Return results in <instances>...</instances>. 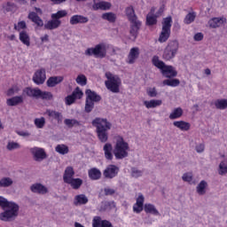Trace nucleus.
Segmentation results:
<instances>
[{
    "label": "nucleus",
    "mask_w": 227,
    "mask_h": 227,
    "mask_svg": "<svg viewBox=\"0 0 227 227\" xmlns=\"http://www.w3.org/2000/svg\"><path fill=\"white\" fill-rule=\"evenodd\" d=\"M20 41L23 45H26L27 47H29L31 45V38L29 37V34H27V31H21L20 32Z\"/></svg>",
    "instance_id": "obj_30"
},
{
    "label": "nucleus",
    "mask_w": 227,
    "mask_h": 227,
    "mask_svg": "<svg viewBox=\"0 0 227 227\" xmlns=\"http://www.w3.org/2000/svg\"><path fill=\"white\" fill-rule=\"evenodd\" d=\"M88 175L90 180H100L102 178V172L97 168L89 169Z\"/></svg>",
    "instance_id": "obj_25"
},
{
    "label": "nucleus",
    "mask_w": 227,
    "mask_h": 227,
    "mask_svg": "<svg viewBox=\"0 0 227 227\" xmlns=\"http://www.w3.org/2000/svg\"><path fill=\"white\" fill-rule=\"evenodd\" d=\"M24 103V97L22 96H15L11 98H8L6 101L7 106L10 107H13L15 106H19L20 104Z\"/></svg>",
    "instance_id": "obj_24"
},
{
    "label": "nucleus",
    "mask_w": 227,
    "mask_h": 227,
    "mask_svg": "<svg viewBox=\"0 0 227 227\" xmlns=\"http://www.w3.org/2000/svg\"><path fill=\"white\" fill-rule=\"evenodd\" d=\"M176 52H178V42L171 41L164 51L163 59H165L166 61H169V59H173V58L176 56Z\"/></svg>",
    "instance_id": "obj_9"
},
{
    "label": "nucleus",
    "mask_w": 227,
    "mask_h": 227,
    "mask_svg": "<svg viewBox=\"0 0 227 227\" xmlns=\"http://www.w3.org/2000/svg\"><path fill=\"white\" fill-rule=\"evenodd\" d=\"M23 95H27L30 98H40V89L27 87L23 90Z\"/></svg>",
    "instance_id": "obj_15"
},
{
    "label": "nucleus",
    "mask_w": 227,
    "mask_h": 227,
    "mask_svg": "<svg viewBox=\"0 0 227 227\" xmlns=\"http://www.w3.org/2000/svg\"><path fill=\"white\" fill-rule=\"evenodd\" d=\"M30 152L32 155H34L35 160H43V159L47 158V153H45V150L39 148V147H34L30 149Z\"/></svg>",
    "instance_id": "obj_13"
},
{
    "label": "nucleus",
    "mask_w": 227,
    "mask_h": 227,
    "mask_svg": "<svg viewBox=\"0 0 227 227\" xmlns=\"http://www.w3.org/2000/svg\"><path fill=\"white\" fill-rule=\"evenodd\" d=\"M131 26H130V35L133 37L134 40H136L137 38V33L139 31V27H141V21L137 20V21H131L130 22Z\"/></svg>",
    "instance_id": "obj_23"
},
{
    "label": "nucleus",
    "mask_w": 227,
    "mask_h": 227,
    "mask_svg": "<svg viewBox=\"0 0 227 227\" xmlns=\"http://www.w3.org/2000/svg\"><path fill=\"white\" fill-rule=\"evenodd\" d=\"M172 24H173V19L170 16L163 20L161 32L158 38V42H160V43H166V41L169 40V37L171 36Z\"/></svg>",
    "instance_id": "obj_7"
},
{
    "label": "nucleus",
    "mask_w": 227,
    "mask_h": 227,
    "mask_svg": "<svg viewBox=\"0 0 227 227\" xmlns=\"http://www.w3.org/2000/svg\"><path fill=\"white\" fill-rule=\"evenodd\" d=\"M13 181L10 177H4L0 180V187H10Z\"/></svg>",
    "instance_id": "obj_47"
},
{
    "label": "nucleus",
    "mask_w": 227,
    "mask_h": 227,
    "mask_svg": "<svg viewBox=\"0 0 227 227\" xmlns=\"http://www.w3.org/2000/svg\"><path fill=\"white\" fill-rule=\"evenodd\" d=\"M129 150L130 146L129 145V143L125 142L123 137H117L114 147V155L116 160H123V159H127V157H129Z\"/></svg>",
    "instance_id": "obj_2"
},
{
    "label": "nucleus",
    "mask_w": 227,
    "mask_h": 227,
    "mask_svg": "<svg viewBox=\"0 0 227 227\" xmlns=\"http://www.w3.org/2000/svg\"><path fill=\"white\" fill-rule=\"evenodd\" d=\"M126 17H128V20L129 22H136L139 20H137V16L136 15V12L134 11L133 6H129L125 10Z\"/></svg>",
    "instance_id": "obj_26"
},
{
    "label": "nucleus",
    "mask_w": 227,
    "mask_h": 227,
    "mask_svg": "<svg viewBox=\"0 0 227 227\" xmlns=\"http://www.w3.org/2000/svg\"><path fill=\"white\" fill-rule=\"evenodd\" d=\"M95 107V102L86 99L85 101V112L91 113L93 111V108Z\"/></svg>",
    "instance_id": "obj_50"
},
{
    "label": "nucleus",
    "mask_w": 227,
    "mask_h": 227,
    "mask_svg": "<svg viewBox=\"0 0 227 227\" xmlns=\"http://www.w3.org/2000/svg\"><path fill=\"white\" fill-rule=\"evenodd\" d=\"M144 210L145 214H152L153 215H160V213H159V210H157V207H155V205L145 203L144 206Z\"/></svg>",
    "instance_id": "obj_29"
},
{
    "label": "nucleus",
    "mask_w": 227,
    "mask_h": 227,
    "mask_svg": "<svg viewBox=\"0 0 227 227\" xmlns=\"http://www.w3.org/2000/svg\"><path fill=\"white\" fill-rule=\"evenodd\" d=\"M46 79H47V76L45 74V69L43 68H41L35 71L33 76V82H35V84H37V85L43 84Z\"/></svg>",
    "instance_id": "obj_12"
},
{
    "label": "nucleus",
    "mask_w": 227,
    "mask_h": 227,
    "mask_svg": "<svg viewBox=\"0 0 227 227\" xmlns=\"http://www.w3.org/2000/svg\"><path fill=\"white\" fill-rule=\"evenodd\" d=\"M60 82H63V76H51L47 80V87L54 88V86Z\"/></svg>",
    "instance_id": "obj_28"
},
{
    "label": "nucleus",
    "mask_w": 227,
    "mask_h": 227,
    "mask_svg": "<svg viewBox=\"0 0 227 227\" xmlns=\"http://www.w3.org/2000/svg\"><path fill=\"white\" fill-rule=\"evenodd\" d=\"M194 40L195 42H201L203 40V34L202 33H197L194 35Z\"/></svg>",
    "instance_id": "obj_62"
},
{
    "label": "nucleus",
    "mask_w": 227,
    "mask_h": 227,
    "mask_svg": "<svg viewBox=\"0 0 227 227\" xmlns=\"http://www.w3.org/2000/svg\"><path fill=\"white\" fill-rule=\"evenodd\" d=\"M174 127L182 130V132H187L191 130V123L185 121H176L173 122Z\"/></svg>",
    "instance_id": "obj_20"
},
{
    "label": "nucleus",
    "mask_w": 227,
    "mask_h": 227,
    "mask_svg": "<svg viewBox=\"0 0 227 227\" xmlns=\"http://www.w3.org/2000/svg\"><path fill=\"white\" fill-rule=\"evenodd\" d=\"M196 152L198 153H201L205 152V145L204 144H200L199 145L196 146Z\"/></svg>",
    "instance_id": "obj_60"
},
{
    "label": "nucleus",
    "mask_w": 227,
    "mask_h": 227,
    "mask_svg": "<svg viewBox=\"0 0 227 227\" xmlns=\"http://www.w3.org/2000/svg\"><path fill=\"white\" fill-rule=\"evenodd\" d=\"M184 116V109L182 107L175 108L172 113L169 114V120H178Z\"/></svg>",
    "instance_id": "obj_34"
},
{
    "label": "nucleus",
    "mask_w": 227,
    "mask_h": 227,
    "mask_svg": "<svg viewBox=\"0 0 227 227\" xmlns=\"http://www.w3.org/2000/svg\"><path fill=\"white\" fill-rule=\"evenodd\" d=\"M137 58H139V48L133 47L130 49L129 53L128 55L127 63H129V65H134V63H136V59H137Z\"/></svg>",
    "instance_id": "obj_14"
},
{
    "label": "nucleus",
    "mask_w": 227,
    "mask_h": 227,
    "mask_svg": "<svg viewBox=\"0 0 227 227\" xmlns=\"http://www.w3.org/2000/svg\"><path fill=\"white\" fill-rule=\"evenodd\" d=\"M144 105L147 109H153L155 107H159V106H162V100L152 99L150 101H144Z\"/></svg>",
    "instance_id": "obj_33"
},
{
    "label": "nucleus",
    "mask_w": 227,
    "mask_h": 227,
    "mask_svg": "<svg viewBox=\"0 0 227 227\" xmlns=\"http://www.w3.org/2000/svg\"><path fill=\"white\" fill-rule=\"evenodd\" d=\"M164 86H171L172 88H176V86L180 85V80L178 79H167L163 81Z\"/></svg>",
    "instance_id": "obj_40"
},
{
    "label": "nucleus",
    "mask_w": 227,
    "mask_h": 227,
    "mask_svg": "<svg viewBox=\"0 0 227 227\" xmlns=\"http://www.w3.org/2000/svg\"><path fill=\"white\" fill-rule=\"evenodd\" d=\"M157 24V16L152 14H147L146 16V25L147 26H155Z\"/></svg>",
    "instance_id": "obj_45"
},
{
    "label": "nucleus",
    "mask_w": 227,
    "mask_h": 227,
    "mask_svg": "<svg viewBox=\"0 0 227 227\" xmlns=\"http://www.w3.org/2000/svg\"><path fill=\"white\" fill-rule=\"evenodd\" d=\"M20 148V145H19V143L17 142H9L7 145V150H17Z\"/></svg>",
    "instance_id": "obj_55"
},
{
    "label": "nucleus",
    "mask_w": 227,
    "mask_h": 227,
    "mask_svg": "<svg viewBox=\"0 0 227 227\" xmlns=\"http://www.w3.org/2000/svg\"><path fill=\"white\" fill-rule=\"evenodd\" d=\"M144 207L143 205L141 204H134L133 205V212H135V214H141L142 210L144 209Z\"/></svg>",
    "instance_id": "obj_56"
},
{
    "label": "nucleus",
    "mask_w": 227,
    "mask_h": 227,
    "mask_svg": "<svg viewBox=\"0 0 227 227\" xmlns=\"http://www.w3.org/2000/svg\"><path fill=\"white\" fill-rule=\"evenodd\" d=\"M152 61L153 65L156 67V68H159L161 71L162 75L167 77V79H171L178 75V72L173 67V66H166V63L160 60L159 57L154 56Z\"/></svg>",
    "instance_id": "obj_3"
},
{
    "label": "nucleus",
    "mask_w": 227,
    "mask_h": 227,
    "mask_svg": "<svg viewBox=\"0 0 227 227\" xmlns=\"http://www.w3.org/2000/svg\"><path fill=\"white\" fill-rule=\"evenodd\" d=\"M92 126L96 128L98 138L101 143H107L109 139L108 130H111L112 124L107 119L97 117L92 121Z\"/></svg>",
    "instance_id": "obj_1"
},
{
    "label": "nucleus",
    "mask_w": 227,
    "mask_h": 227,
    "mask_svg": "<svg viewBox=\"0 0 227 227\" xmlns=\"http://www.w3.org/2000/svg\"><path fill=\"white\" fill-rule=\"evenodd\" d=\"M30 191L37 194H47V192H49L47 187L43 186L42 184H32L30 187Z\"/></svg>",
    "instance_id": "obj_21"
},
{
    "label": "nucleus",
    "mask_w": 227,
    "mask_h": 227,
    "mask_svg": "<svg viewBox=\"0 0 227 227\" xmlns=\"http://www.w3.org/2000/svg\"><path fill=\"white\" fill-rule=\"evenodd\" d=\"M64 123L68 129H73V127H81V121L75 119H66Z\"/></svg>",
    "instance_id": "obj_36"
},
{
    "label": "nucleus",
    "mask_w": 227,
    "mask_h": 227,
    "mask_svg": "<svg viewBox=\"0 0 227 227\" xmlns=\"http://www.w3.org/2000/svg\"><path fill=\"white\" fill-rule=\"evenodd\" d=\"M106 81L105 86L112 93H120V86H121V79L120 76L113 74L111 72L106 73Z\"/></svg>",
    "instance_id": "obj_6"
},
{
    "label": "nucleus",
    "mask_w": 227,
    "mask_h": 227,
    "mask_svg": "<svg viewBox=\"0 0 227 227\" xmlns=\"http://www.w3.org/2000/svg\"><path fill=\"white\" fill-rule=\"evenodd\" d=\"M101 18L103 19V20H107L112 24L116 22V14H114V12L103 13Z\"/></svg>",
    "instance_id": "obj_37"
},
{
    "label": "nucleus",
    "mask_w": 227,
    "mask_h": 227,
    "mask_svg": "<svg viewBox=\"0 0 227 227\" xmlns=\"http://www.w3.org/2000/svg\"><path fill=\"white\" fill-rule=\"evenodd\" d=\"M48 116H50L51 118H53V120H57V121H61V118H63V115L61 114V113L59 112H56L53 110H50L48 111Z\"/></svg>",
    "instance_id": "obj_43"
},
{
    "label": "nucleus",
    "mask_w": 227,
    "mask_h": 227,
    "mask_svg": "<svg viewBox=\"0 0 227 227\" xmlns=\"http://www.w3.org/2000/svg\"><path fill=\"white\" fill-rule=\"evenodd\" d=\"M27 25L26 24V21L22 20V21H19L18 24L14 25V29L16 31H22V29H27Z\"/></svg>",
    "instance_id": "obj_52"
},
{
    "label": "nucleus",
    "mask_w": 227,
    "mask_h": 227,
    "mask_svg": "<svg viewBox=\"0 0 227 227\" xmlns=\"http://www.w3.org/2000/svg\"><path fill=\"white\" fill-rule=\"evenodd\" d=\"M103 152L105 153V159H106V160H113V159H114V155H113V145H111V143L105 144L103 147Z\"/></svg>",
    "instance_id": "obj_19"
},
{
    "label": "nucleus",
    "mask_w": 227,
    "mask_h": 227,
    "mask_svg": "<svg viewBox=\"0 0 227 227\" xmlns=\"http://www.w3.org/2000/svg\"><path fill=\"white\" fill-rule=\"evenodd\" d=\"M135 204L145 206V196L142 195V193L138 194V197L137 198V201Z\"/></svg>",
    "instance_id": "obj_57"
},
{
    "label": "nucleus",
    "mask_w": 227,
    "mask_h": 227,
    "mask_svg": "<svg viewBox=\"0 0 227 227\" xmlns=\"http://www.w3.org/2000/svg\"><path fill=\"white\" fill-rule=\"evenodd\" d=\"M131 176H133L134 178H139V176H143V171H141L136 168H131Z\"/></svg>",
    "instance_id": "obj_54"
},
{
    "label": "nucleus",
    "mask_w": 227,
    "mask_h": 227,
    "mask_svg": "<svg viewBox=\"0 0 227 227\" xmlns=\"http://www.w3.org/2000/svg\"><path fill=\"white\" fill-rule=\"evenodd\" d=\"M109 47H111V44L106 43H100L94 48H88L85 51V56H94V58L104 59V58L107 56V49H109Z\"/></svg>",
    "instance_id": "obj_5"
},
{
    "label": "nucleus",
    "mask_w": 227,
    "mask_h": 227,
    "mask_svg": "<svg viewBox=\"0 0 227 227\" xmlns=\"http://www.w3.org/2000/svg\"><path fill=\"white\" fill-rule=\"evenodd\" d=\"M147 93H148V96H149V97H152V98L157 97V90H155V88L150 89V90L147 91Z\"/></svg>",
    "instance_id": "obj_61"
},
{
    "label": "nucleus",
    "mask_w": 227,
    "mask_h": 227,
    "mask_svg": "<svg viewBox=\"0 0 227 227\" xmlns=\"http://www.w3.org/2000/svg\"><path fill=\"white\" fill-rule=\"evenodd\" d=\"M68 15V12L67 10L58 11L56 13H52L51 15V20H48L46 24H44V29H48L52 31V29H58L59 26H61V19H65Z\"/></svg>",
    "instance_id": "obj_4"
},
{
    "label": "nucleus",
    "mask_w": 227,
    "mask_h": 227,
    "mask_svg": "<svg viewBox=\"0 0 227 227\" xmlns=\"http://www.w3.org/2000/svg\"><path fill=\"white\" fill-rule=\"evenodd\" d=\"M104 192L105 196H113L116 192V190L107 187L104 189Z\"/></svg>",
    "instance_id": "obj_58"
},
{
    "label": "nucleus",
    "mask_w": 227,
    "mask_h": 227,
    "mask_svg": "<svg viewBox=\"0 0 227 227\" xmlns=\"http://www.w3.org/2000/svg\"><path fill=\"white\" fill-rule=\"evenodd\" d=\"M49 40V35H44V36L41 37L42 42H47Z\"/></svg>",
    "instance_id": "obj_64"
},
{
    "label": "nucleus",
    "mask_w": 227,
    "mask_h": 227,
    "mask_svg": "<svg viewBox=\"0 0 227 227\" xmlns=\"http://www.w3.org/2000/svg\"><path fill=\"white\" fill-rule=\"evenodd\" d=\"M118 173H120V168L116 165H108L103 171V176L105 178L113 179L118 176Z\"/></svg>",
    "instance_id": "obj_11"
},
{
    "label": "nucleus",
    "mask_w": 227,
    "mask_h": 227,
    "mask_svg": "<svg viewBox=\"0 0 227 227\" xmlns=\"http://www.w3.org/2000/svg\"><path fill=\"white\" fill-rule=\"evenodd\" d=\"M76 82L77 84H80V86H86V84H88V79L86 78V75L79 74L76 77Z\"/></svg>",
    "instance_id": "obj_48"
},
{
    "label": "nucleus",
    "mask_w": 227,
    "mask_h": 227,
    "mask_svg": "<svg viewBox=\"0 0 227 227\" xmlns=\"http://www.w3.org/2000/svg\"><path fill=\"white\" fill-rule=\"evenodd\" d=\"M224 22H226V18H213L208 20V26L211 29H216V27H221Z\"/></svg>",
    "instance_id": "obj_17"
},
{
    "label": "nucleus",
    "mask_w": 227,
    "mask_h": 227,
    "mask_svg": "<svg viewBox=\"0 0 227 227\" xmlns=\"http://www.w3.org/2000/svg\"><path fill=\"white\" fill-rule=\"evenodd\" d=\"M215 106L216 109L224 110L227 109V99H217L215 101Z\"/></svg>",
    "instance_id": "obj_39"
},
{
    "label": "nucleus",
    "mask_w": 227,
    "mask_h": 227,
    "mask_svg": "<svg viewBox=\"0 0 227 227\" xmlns=\"http://www.w3.org/2000/svg\"><path fill=\"white\" fill-rule=\"evenodd\" d=\"M66 184H67V185H70L74 191H77L78 189H81V186L82 185V179L73 177V179L69 180V182Z\"/></svg>",
    "instance_id": "obj_32"
},
{
    "label": "nucleus",
    "mask_w": 227,
    "mask_h": 227,
    "mask_svg": "<svg viewBox=\"0 0 227 227\" xmlns=\"http://www.w3.org/2000/svg\"><path fill=\"white\" fill-rule=\"evenodd\" d=\"M194 20H196V12H189L184 20V22L187 25L189 24H192V22H194Z\"/></svg>",
    "instance_id": "obj_42"
},
{
    "label": "nucleus",
    "mask_w": 227,
    "mask_h": 227,
    "mask_svg": "<svg viewBox=\"0 0 227 227\" xmlns=\"http://www.w3.org/2000/svg\"><path fill=\"white\" fill-rule=\"evenodd\" d=\"M55 152H57L58 153H60V155H67V153H68L70 150L66 145L61 144V145H58L55 147Z\"/></svg>",
    "instance_id": "obj_38"
},
{
    "label": "nucleus",
    "mask_w": 227,
    "mask_h": 227,
    "mask_svg": "<svg viewBox=\"0 0 227 227\" xmlns=\"http://www.w3.org/2000/svg\"><path fill=\"white\" fill-rule=\"evenodd\" d=\"M18 136H21L22 137H29L31 134L27 131H17Z\"/></svg>",
    "instance_id": "obj_63"
},
{
    "label": "nucleus",
    "mask_w": 227,
    "mask_h": 227,
    "mask_svg": "<svg viewBox=\"0 0 227 227\" xmlns=\"http://www.w3.org/2000/svg\"><path fill=\"white\" fill-rule=\"evenodd\" d=\"M90 19L88 17H84L82 15L75 14L70 18L71 26H75L77 24H87Z\"/></svg>",
    "instance_id": "obj_16"
},
{
    "label": "nucleus",
    "mask_w": 227,
    "mask_h": 227,
    "mask_svg": "<svg viewBox=\"0 0 227 227\" xmlns=\"http://www.w3.org/2000/svg\"><path fill=\"white\" fill-rule=\"evenodd\" d=\"M205 189H207V182L201 181L197 186L198 194H200V196H203V194H205L206 192Z\"/></svg>",
    "instance_id": "obj_44"
},
{
    "label": "nucleus",
    "mask_w": 227,
    "mask_h": 227,
    "mask_svg": "<svg viewBox=\"0 0 227 227\" xmlns=\"http://www.w3.org/2000/svg\"><path fill=\"white\" fill-rule=\"evenodd\" d=\"M74 176H75V170H74V167L72 166L67 167L63 175L64 184H67V182L72 180Z\"/></svg>",
    "instance_id": "obj_18"
},
{
    "label": "nucleus",
    "mask_w": 227,
    "mask_h": 227,
    "mask_svg": "<svg viewBox=\"0 0 227 227\" xmlns=\"http://www.w3.org/2000/svg\"><path fill=\"white\" fill-rule=\"evenodd\" d=\"M184 182H192V173H185L183 175Z\"/></svg>",
    "instance_id": "obj_59"
},
{
    "label": "nucleus",
    "mask_w": 227,
    "mask_h": 227,
    "mask_svg": "<svg viewBox=\"0 0 227 227\" xmlns=\"http://www.w3.org/2000/svg\"><path fill=\"white\" fill-rule=\"evenodd\" d=\"M28 19L29 20L34 22V24H36L38 27H43V20H42V18H40V16H38L36 12H29Z\"/></svg>",
    "instance_id": "obj_22"
},
{
    "label": "nucleus",
    "mask_w": 227,
    "mask_h": 227,
    "mask_svg": "<svg viewBox=\"0 0 227 227\" xmlns=\"http://www.w3.org/2000/svg\"><path fill=\"white\" fill-rule=\"evenodd\" d=\"M4 8L5 12H15L17 5H15L13 3L8 2Z\"/></svg>",
    "instance_id": "obj_53"
},
{
    "label": "nucleus",
    "mask_w": 227,
    "mask_h": 227,
    "mask_svg": "<svg viewBox=\"0 0 227 227\" xmlns=\"http://www.w3.org/2000/svg\"><path fill=\"white\" fill-rule=\"evenodd\" d=\"M8 209L4 210L0 214V220L8 223L12 221V219H15L17 215H19V206L16 204H12V206H9Z\"/></svg>",
    "instance_id": "obj_8"
},
{
    "label": "nucleus",
    "mask_w": 227,
    "mask_h": 227,
    "mask_svg": "<svg viewBox=\"0 0 227 227\" xmlns=\"http://www.w3.org/2000/svg\"><path fill=\"white\" fill-rule=\"evenodd\" d=\"M219 175H226L227 173V162L226 161H222L219 164V170H218Z\"/></svg>",
    "instance_id": "obj_51"
},
{
    "label": "nucleus",
    "mask_w": 227,
    "mask_h": 227,
    "mask_svg": "<svg viewBox=\"0 0 227 227\" xmlns=\"http://www.w3.org/2000/svg\"><path fill=\"white\" fill-rule=\"evenodd\" d=\"M52 93L48 91H42V90H40L39 98H42L43 100H52Z\"/></svg>",
    "instance_id": "obj_49"
},
{
    "label": "nucleus",
    "mask_w": 227,
    "mask_h": 227,
    "mask_svg": "<svg viewBox=\"0 0 227 227\" xmlns=\"http://www.w3.org/2000/svg\"><path fill=\"white\" fill-rule=\"evenodd\" d=\"M94 10H109L111 8V3L109 2H98L93 5Z\"/></svg>",
    "instance_id": "obj_35"
},
{
    "label": "nucleus",
    "mask_w": 227,
    "mask_h": 227,
    "mask_svg": "<svg viewBox=\"0 0 227 227\" xmlns=\"http://www.w3.org/2000/svg\"><path fill=\"white\" fill-rule=\"evenodd\" d=\"M12 205H15V202L8 201L4 197L0 196V207L4 210V208H8L9 207H12Z\"/></svg>",
    "instance_id": "obj_41"
},
{
    "label": "nucleus",
    "mask_w": 227,
    "mask_h": 227,
    "mask_svg": "<svg viewBox=\"0 0 227 227\" xmlns=\"http://www.w3.org/2000/svg\"><path fill=\"white\" fill-rule=\"evenodd\" d=\"M88 201H90L88 197L84 194H79L74 197V205H75V207H78V205H86Z\"/></svg>",
    "instance_id": "obj_31"
},
{
    "label": "nucleus",
    "mask_w": 227,
    "mask_h": 227,
    "mask_svg": "<svg viewBox=\"0 0 227 227\" xmlns=\"http://www.w3.org/2000/svg\"><path fill=\"white\" fill-rule=\"evenodd\" d=\"M34 123L37 129H43L45 127V118H35Z\"/></svg>",
    "instance_id": "obj_46"
},
{
    "label": "nucleus",
    "mask_w": 227,
    "mask_h": 227,
    "mask_svg": "<svg viewBox=\"0 0 227 227\" xmlns=\"http://www.w3.org/2000/svg\"><path fill=\"white\" fill-rule=\"evenodd\" d=\"M85 93L87 96L86 100H90V102H100V100H102V98L98 96V94L90 89H88Z\"/></svg>",
    "instance_id": "obj_27"
},
{
    "label": "nucleus",
    "mask_w": 227,
    "mask_h": 227,
    "mask_svg": "<svg viewBox=\"0 0 227 227\" xmlns=\"http://www.w3.org/2000/svg\"><path fill=\"white\" fill-rule=\"evenodd\" d=\"M82 95H84V93H82V90H81V89L77 87L72 92L71 95H68L67 97H66L65 98L66 106H72V104H74L75 100L82 98Z\"/></svg>",
    "instance_id": "obj_10"
}]
</instances>
